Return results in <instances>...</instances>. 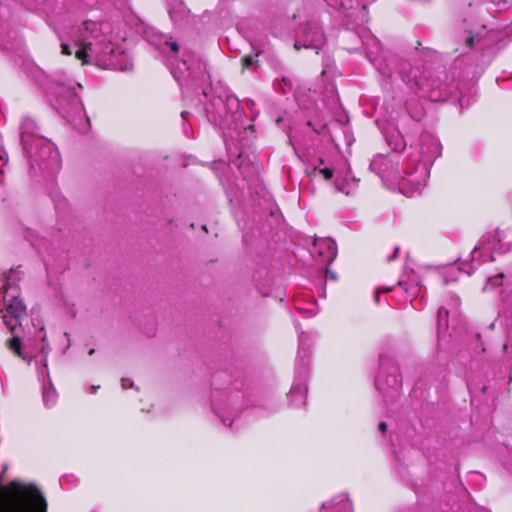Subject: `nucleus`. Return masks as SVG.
<instances>
[{"instance_id": "1", "label": "nucleus", "mask_w": 512, "mask_h": 512, "mask_svg": "<svg viewBox=\"0 0 512 512\" xmlns=\"http://www.w3.org/2000/svg\"><path fill=\"white\" fill-rule=\"evenodd\" d=\"M90 0H66L65 12L54 31L60 42L61 53L74 55L82 65L103 69H125L119 57L124 52L125 35L108 21L84 20L79 26L67 28L64 22L83 14Z\"/></svg>"}, {"instance_id": "2", "label": "nucleus", "mask_w": 512, "mask_h": 512, "mask_svg": "<svg viewBox=\"0 0 512 512\" xmlns=\"http://www.w3.org/2000/svg\"><path fill=\"white\" fill-rule=\"evenodd\" d=\"M440 155V142L433 134L425 131L411 144L400 169L395 168V164H398L396 155L378 154L372 159L370 170L381 178L396 180L400 191L412 196L425 187L431 165Z\"/></svg>"}, {"instance_id": "3", "label": "nucleus", "mask_w": 512, "mask_h": 512, "mask_svg": "<svg viewBox=\"0 0 512 512\" xmlns=\"http://www.w3.org/2000/svg\"><path fill=\"white\" fill-rule=\"evenodd\" d=\"M21 142L24 149L31 157L39 159L41 162L47 160L40 166L43 169H57L59 166V153L55 146L46 138L38 134V126L36 122L30 118L25 117L21 123Z\"/></svg>"}, {"instance_id": "4", "label": "nucleus", "mask_w": 512, "mask_h": 512, "mask_svg": "<svg viewBox=\"0 0 512 512\" xmlns=\"http://www.w3.org/2000/svg\"><path fill=\"white\" fill-rule=\"evenodd\" d=\"M12 485L16 488L15 497L0 504V512H46V500L35 486Z\"/></svg>"}, {"instance_id": "5", "label": "nucleus", "mask_w": 512, "mask_h": 512, "mask_svg": "<svg viewBox=\"0 0 512 512\" xmlns=\"http://www.w3.org/2000/svg\"><path fill=\"white\" fill-rule=\"evenodd\" d=\"M510 248L511 243L507 240V234L504 230L497 228L487 231L472 250V261L475 262L479 257L483 258L484 261L493 260L494 254L505 253Z\"/></svg>"}, {"instance_id": "6", "label": "nucleus", "mask_w": 512, "mask_h": 512, "mask_svg": "<svg viewBox=\"0 0 512 512\" xmlns=\"http://www.w3.org/2000/svg\"><path fill=\"white\" fill-rule=\"evenodd\" d=\"M378 391L384 397L394 398L401 388L399 368L388 359L381 358L380 371L375 380Z\"/></svg>"}, {"instance_id": "7", "label": "nucleus", "mask_w": 512, "mask_h": 512, "mask_svg": "<svg viewBox=\"0 0 512 512\" xmlns=\"http://www.w3.org/2000/svg\"><path fill=\"white\" fill-rule=\"evenodd\" d=\"M410 89L421 97L431 101H444L448 98L450 90L447 84L442 83L438 78L420 77L409 83Z\"/></svg>"}, {"instance_id": "8", "label": "nucleus", "mask_w": 512, "mask_h": 512, "mask_svg": "<svg viewBox=\"0 0 512 512\" xmlns=\"http://www.w3.org/2000/svg\"><path fill=\"white\" fill-rule=\"evenodd\" d=\"M325 43V36L317 23L310 22L306 25L302 33L297 37L294 43L296 50L301 48L319 50Z\"/></svg>"}, {"instance_id": "9", "label": "nucleus", "mask_w": 512, "mask_h": 512, "mask_svg": "<svg viewBox=\"0 0 512 512\" xmlns=\"http://www.w3.org/2000/svg\"><path fill=\"white\" fill-rule=\"evenodd\" d=\"M312 253L316 255L321 263L329 264L337 256V245L331 238L316 239Z\"/></svg>"}, {"instance_id": "10", "label": "nucleus", "mask_w": 512, "mask_h": 512, "mask_svg": "<svg viewBox=\"0 0 512 512\" xmlns=\"http://www.w3.org/2000/svg\"><path fill=\"white\" fill-rule=\"evenodd\" d=\"M26 307L23 301L13 296L6 305V314L3 315L5 325L13 332L25 314Z\"/></svg>"}, {"instance_id": "11", "label": "nucleus", "mask_w": 512, "mask_h": 512, "mask_svg": "<svg viewBox=\"0 0 512 512\" xmlns=\"http://www.w3.org/2000/svg\"><path fill=\"white\" fill-rule=\"evenodd\" d=\"M41 85L48 93L55 95L57 98H67L70 102L75 104L79 102L74 89L69 85L61 84L48 78H46Z\"/></svg>"}, {"instance_id": "12", "label": "nucleus", "mask_w": 512, "mask_h": 512, "mask_svg": "<svg viewBox=\"0 0 512 512\" xmlns=\"http://www.w3.org/2000/svg\"><path fill=\"white\" fill-rule=\"evenodd\" d=\"M332 6L343 10L348 18L359 19L365 15V5L360 0H340L339 3L331 4Z\"/></svg>"}, {"instance_id": "13", "label": "nucleus", "mask_w": 512, "mask_h": 512, "mask_svg": "<svg viewBox=\"0 0 512 512\" xmlns=\"http://www.w3.org/2000/svg\"><path fill=\"white\" fill-rule=\"evenodd\" d=\"M453 307L451 310L446 309L445 307H440L437 314V329L438 333L444 332L448 329V317L451 315L452 318L458 316V306L460 304V300L458 297L451 298Z\"/></svg>"}, {"instance_id": "14", "label": "nucleus", "mask_w": 512, "mask_h": 512, "mask_svg": "<svg viewBox=\"0 0 512 512\" xmlns=\"http://www.w3.org/2000/svg\"><path fill=\"white\" fill-rule=\"evenodd\" d=\"M322 512H353L352 504L346 495H339L322 504Z\"/></svg>"}, {"instance_id": "15", "label": "nucleus", "mask_w": 512, "mask_h": 512, "mask_svg": "<svg viewBox=\"0 0 512 512\" xmlns=\"http://www.w3.org/2000/svg\"><path fill=\"white\" fill-rule=\"evenodd\" d=\"M306 394L307 386L305 383H295L289 392V398L295 407H299L305 405Z\"/></svg>"}, {"instance_id": "16", "label": "nucleus", "mask_w": 512, "mask_h": 512, "mask_svg": "<svg viewBox=\"0 0 512 512\" xmlns=\"http://www.w3.org/2000/svg\"><path fill=\"white\" fill-rule=\"evenodd\" d=\"M387 144L394 150L399 151L405 148L406 142L401 133L393 129L386 135Z\"/></svg>"}, {"instance_id": "17", "label": "nucleus", "mask_w": 512, "mask_h": 512, "mask_svg": "<svg viewBox=\"0 0 512 512\" xmlns=\"http://www.w3.org/2000/svg\"><path fill=\"white\" fill-rule=\"evenodd\" d=\"M157 48L163 54L176 55L179 51V46L176 41L171 38L163 37L159 40Z\"/></svg>"}, {"instance_id": "18", "label": "nucleus", "mask_w": 512, "mask_h": 512, "mask_svg": "<svg viewBox=\"0 0 512 512\" xmlns=\"http://www.w3.org/2000/svg\"><path fill=\"white\" fill-rule=\"evenodd\" d=\"M169 14L173 22L180 23L189 16V11L182 3H179L170 9Z\"/></svg>"}, {"instance_id": "19", "label": "nucleus", "mask_w": 512, "mask_h": 512, "mask_svg": "<svg viewBox=\"0 0 512 512\" xmlns=\"http://www.w3.org/2000/svg\"><path fill=\"white\" fill-rule=\"evenodd\" d=\"M357 183L354 180L336 179L335 187L338 192L349 195L356 187Z\"/></svg>"}, {"instance_id": "20", "label": "nucleus", "mask_w": 512, "mask_h": 512, "mask_svg": "<svg viewBox=\"0 0 512 512\" xmlns=\"http://www.w3.org/2000/svg\"><path fill=\"white\" fill-rule=\"evenodd\" d=\"M57 392L52 385L43 388V401L47 407H51L56 403Z\"/></svg>"}, {"instance_id": "21", "label": "nucleus", "mask_w": 512, "mask_h": 512, "mask_svg": "<svg viewBox=\"0 0 512 512\" xmlns=\"http://www.w3.org/2000/svg\"><path fill=\"white\" fill-rule=\"evenodd\" d=\"M397 284L403 287L409 297L417 296L421 290L418 282H412L408 285L404 280H399Z\"/></svg>"}, {"instance_id": "22", "label": "nucleus", "mask_w": 512, "mask_h": 512, "mask_svg": "<svg viewBox=\"0 0 512 512\" xmlns=\"http://www.w3.org/2000/svg\"><path fill=\"white\" fill-rule=\"evenodd\" d=\"M8 348L16 353L19 357L24 358L21 352V341L18 337H12L7 341Z\"/></svg>"}, {"instance_id": "23", "label": "nucleus", "mask_w": 512, "mask_h": 512, "mask_svg": "<svg viewBox=\"0 0 512 512\" xmlns=\"http://www.w3.org/2000/svg\"><path fill=\"white\" fill-rule=\"evenodd\" d=\"M306 365H307V361L305 359V357H298V362H297V365H296V372L300 375L306 373Z\"/></svg>"}, {"instance_id": "24", "label": "nucleus", "mask_w": 512, "mask_h": 512, "mask_svg": "<svg viewBox=\"0 0 512 512\" xmlns=\"http://www.w3.org/2000/svg\"><path fill=\"white\" fill-rule=\"evenodd\" d=\"M318 171L320 174L324 176L326 180H330L333 177V170L330 168L317 169L314 168L313 172Z\"/></svg>"}, {"instance_id": "25", "label": "nucleus", "mask_w": 512, "mask_h": 512, "mask_svg": "<svg viewBox=\"0 0 512 512\" xmlns=\"http://www.w3.org/2000/svg\"><path fill=\"white\" fill-rule=\"evenodd\" d=\"M254 63H255L254 57L251 56V55L245 56L242 59V65H243L244 68H249V67L253 66Z\"/></svg>"}, {"instance_id": "26", "label": "nucleus", "mask_w": 512, "mask_h": 512, "mask_svg": "<svg viewBox=\"0 0 512 512\" xmlns=\"http://www.w3.org/2000/svg\"><path fill=\"white\" fill-rule=\"evenodd\" d=\"M182 65L186 68L188 77L191 78H198V75L195 73V71L192 69L191 65H188L186 61H183Z\"/></svg>"}, {"instance_id": "27", "label": "nucleus", "mask_w": 512, "mask_h": 512, "mask_svg": "<svg viewBox=\"0 0 512 512\" xmlns=\"http://www.w3.org/2000/svg\"><path fill=\"white\" fill-rule=\"evenodd\" d=\"M390 290H391L390 287H381V288L376 289V291H375V302L377 304L380 303V297H379L380 292H388Z\"/></svg>"}, {"instance_id": "28", "label": "nucleus", "mask_w": 512, "mask_h": 512, "mask_svg": "<svg viewBox=\"0 0 512 512\" xmlns=\"http://www.w3.org/2000/svg\"><path fill=\"white\" fill-rule=\"evenodd\" d=\"M458 269L465 272L467 275H470L472 267H470L466 262H462L459 264Z\"/></svg>"}, {"instance_id": "29", "label": "nucleus", "mask_w": 512, "mask_h": 512, "mask_svg": "<svg viewBox=\"0 0 512 512\" xmlns=\"http://www.w3.org/2000/svg\"><path fill=\"white\" fill-rule=\"evenodd\" d=\"M121 386L123 389H127L128 387H133V382L128 378H122Z\"/></svg>"}, {"instance_id": "30", "label": "nucleus", "mask_w": 512, "mask_h": 512, "mask_svg": "<svg viewBox=\"0 0 512 512\" xmlns=\"http://www.w3.org/2000/svg\"><path fill=\"white\" fill-rule=\"evenodd\" d=\"M476 40L478 41L479 39H478V38H476V37H474V36H472V35H469V36H467V37H466V39H465V43H466V45H467L468 47H470V48H471V47H473V44H474V42H475Z\"/></svg>"}, {"instance_id": "31", "label": "nucleus", "mask_w": 512, "mask_h": 512, "mask_svg": "<svg viewBox=\"0 0 512 512\" xmlns=\"http://www.w3.org/2000/svg\"><path fill=\"white\" fill-rule=\"evenodd\" d=\"M251 44H252V47H253V51H254L255 56H256V57H257V56H259V55L262 53V49H260V48H258V47L256 46L255 40H253Z\"/></svg>"}, {"instance_id": "32", "label": "nucleus", "mask_w": 512, "mask_h": 512, "mask_svg": "<svg viewBox=\"0 0 512 512\" xmlns=\"http://www.w3.org/2000/svg\"><path fill=\"white\" fill-rule=\"evenodd\" d=\"M172 73H173L174 78H175L178 82H181V78H183V77H184L183 73H182V72H180V74L178 75V72H177L176 70H173V71H172Z\"/></svg>"}, {"instance_id": "33", "label": "nucleus", "mask_w": 512, "mask_h": 512, "mask_svg": "<svg viewBox=\"0 0 512 512\" xmlns=\"http://www.w3.org/2000/svg\"><path fill=\"white\" fill-rule=\"evenodd\" d=\"M378 429L380 432L384 433L387 430V424L385 422H380L378 425Z\"/></svg>"}, {"instance_id": "34", "label": "nucleus", "mask_w": 512, "mask_h": 512, "mask_svg": "<svg viewBox=\"0 0 512 512\" xmlns=\"http://www.w3.org/2000/svg\"><path fill=\"white\" fill-rule=\"evenodd\" d=\"M398 251H399V248H398V247H396V248H395V250H394L393 255L389 256V257L387 258V260H388V261H392V260H394V259L396 258V256H397Z\"/></svg>"}, {"instance_id": "35", "label": "nucleus", "mask_w": 512, "mask_h": 512, "mask_svg": "<svg viewBox=\"0 0 512 512\" xmlns=\"http://www.w3.org/2000/svg\"><path fill=\"white\" fill-rule=\"evenodd\" d=\"M221 420H222V422H223V424H224V425H228V426H231V425H232V420H231V421H229V423H227V419H226V418H224V417H221Z\"/></svg>"}, {"instance_id": "36", "label": "nucleus", "mask_w": 512, "mask_h": 512, "mask_svg": "<svg viewBox=\"0 0 512 512\" xmlns=\"http://www.w3.org/2000/svg\"><path fill=\"white\" fill-rule=\"evenodd\" d=\"M97 389H98V386H91L90 387L91 393H95Z\"/></svg>"}, {"instance_id": "37", "label": "nucleus", "mask_w": 512, "mask_h": 512, "mask_svg": "<svg viewBox=\"0 0 512 512\" xmlns=\"http://www.w3.org/2000/svg\"><path fill=\"white\" fill-rule=\"evenodd\" d=\"M201 66L203 67V70H204V69H205V67H206V64H204V63H199V64H198V69H199V70H201Z\"/></svg>"}, {"instance_id": "38", "label": "nucleus", "mask_w": 512, "mask_h": 512, "mask_svg": "<svg viewBox=\"0 0 512 512\" xmlns=\"http://www.w3.org/2000/svg\"><path fill=\"white\" fill-rule=\"evenodd\" d=\"M213 408H214V410H215V413H216V414H218V417H220V418H221L222 416H221V414H219L218 409H217L215 406H213Z\"/></svg>"}, {"instance_id": "39", "label": "nucleus", "mask_w": 512, "mask_h": 512, "mask_svg": "<svg viewBox=\"0 0 512 512\" xmlns=\"http://www.w3.org/2000/svg\"><path fill=\"white\" fill-rule=\"evenodd\" d=\"M213 408H214V410H215V413H216V414H218V417H220V418H221L222 416H221V414H219L218 409H217L215 406H213Z\"/></svg>"}, {"instance_id": "40", "label": "nucleus", "mask_w": 512, "mask_h": 512, "mask_svg": "<svg viewBox=\"0 0 512 512\" xmlns=\"http://www.w3.org/2000/svg\"><path fill=\"white\" fill-rule=\"evenodd\" d=\"M303 335H304V332H301V333L299 334V342H300V343L302 342V337H303Z\"/></svg>"}, {"instance_id": "41", "label": "nucleus", "mask_w": 512, "mask_h": 512, "mask_svg": "<svg viewBox=\"0 0 512 512\" xmlns=\"http://www.w3.org/2000/svg\"><path fill=\"white\" fill-rule=\"evenodd\" d=\"M185 115H186V112H185V111H183V112L181 113V116H182V118H183V119H185Z\"/></svg>"}, {"instance_id": "42", "label": "nucleus", "mask_w": 512, "mask_h": 512, "mask_svg": "<svg viewBox=\"0 0 512 512\" xmlns=\"http://www.w3.org/2000/svg\"><path fill=\"white\" fill-rule=\"evenodd\" d=\"M65 117H66L70 122H72V120L69 118V115H68V114H65Z\"/></svg>"}, {"instance_id": "43", "label": "nucleus", "mask_w": 512, "mask_h": 512, "mask_svg": "<svg viewBox=\"0 0 512 512\" xmlns=\"http://www.w3.org/2000/svg\"><path fill=\"white\" fill-rule=\"evenodd\" d=\"M59 108L64 110V106L61 103H59Z\"/></svg>"}, {"instance_id": "44", "label": "nucleus", "mask_w": 512, "mask_h": 512, "mask_svg": "<svg viewBox=\"0 0 512 512\" xmlns=\"http://www.w3.org/2000/svg\"><path fill=\"white\" fill-rule=\"evenodd\" d=\"M93 353H94V350H93V349H91V350L89 351V354L91 355V354H93Z\"/></svg>"}]
</instances>
